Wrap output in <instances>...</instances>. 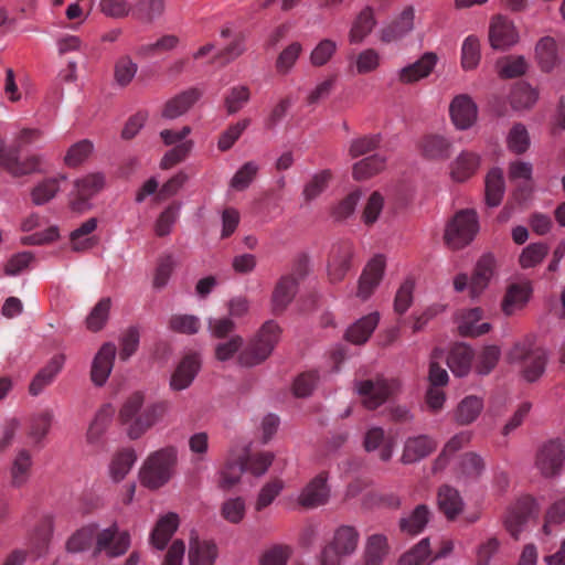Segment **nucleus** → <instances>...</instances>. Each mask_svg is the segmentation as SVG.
<instances>
[{
  "mask_svg": "<svg viewBox=\"0 0 565 565\" xmlns=\"http://www.w3.org/2000/svg\"><path fill=\"white\" fill-rule=\"evenodd\" d=\"M145 403V393L136 391L122 401L118 411V422L131 440L139 439L153 426L162 423L171 409L170 402L166 399L152 402L146 407Z\"/></svg>",
  "mask_w": 565,
  "mask_h": 565,
  "instance_id": "obj_1",
  "label": "nucleus"
},
{
  "mask_svg": "<svg viewBox=\"0 0 565 565\" xmlns=\"http://www.w3.org/2000/svg\"><path fill=\"white\" fill-rule=\"evenodd\" d=\"M177 463L178 450L173 446L150 452L139 470L140 483L150 490L162 488L172 479Z\"/></svg>",
  "mask_w": 565,
  "mask_h": 565,
  "instance_id": "obj_2",
  "label": "nucleus"
},
{
  "mask_svg": "<svg viewBox=\"0 0 565 565\" xmlns=\"http://www.w3.org/2000/svg\"><path fill=\"white\" fill-rule=\"evenodd\" d=\"M547 359L546 350L536 345L531 338L515 342L507 353V361L519 365L522 379L530 383L543 375Z\"/></svg>",
  "mask_w": 565,
  "mask_h": 565,
  "instance_id": "obj_3",
  "label": "nucleus"
},
{
  "mask_svg": "<svg viewBox=\"0 0 565 565\" xmlns=\"http://www.w3.org/2000/svg\"><path fill=\"white\" fill-rule=\"evenodd\" d=\"M280 333L281 329L276 322L271 320L266 321L255 337L238 353V363L247 367L263 363L279 342Z\"/></svg>",
  "mask_w": 565,
  "mask_h": 565,
  "instance_id": "obj_4",
  "label": "nucleus"
},
{
  "mask_svg": "<svg viewBox=\"0 0 565 565\" xmlns=\"http://www.w3.org/2000/svg\"><path fill=\"white\" fill-rule=\"evenodd\" d=\"M360 533L352 525L338 526L331 540L320 553L321 565H343L345 557L352 556L359 545Z\"/></svg>",
  "mask_w": 565,
  "mask_h": 565,
  "instance_id": "obj_5",
  "label": "nucleus"
},
{
  "mask_svg": "<svg viewBox=\"0 0 565 565\" xmlns=\"http://www.w3.org/2000/svg\"><path fill=\"white\" fill-rule=\"evenodd\" d=\"M479 228L477 212L472 209L460 210L446 225L445 243L451 249H461L475 239Z\"/></svg>",
  "mask_w": 565,
  "mask_h": 565,
  "instance_id": "obj_6",
  "label": "nucleus"
},
{
  "mask_svg": "<svg viewBox=\"0 0 565 565\" xmlns=\"http://www.w3.org/2000/svg\"><path fill=\"white\" fill-rule=\"evenodd\" d=\"M401 387L398 379L384 376L360 381L355 384V390L362 397V404L369 409H375L383 405L390 397L396 395Z\"/></svg>",
  "mask_w": 565,
  "mask_h": 565,
  "instance_id": "obj_7",
  "label": "nucleus"
},
{
  "mask_svg": "<svg viewBox=\"0 0 565 565\" xmlns=\"http://www.w3.org/2000/svg\"><path fill=\"white\" fill-rule=\"evenodd\" d=\"M105 186V175L102 172H90L76 178L70 193V209L83 214L90 209L89 200Z\"/></svg>",
  "mask_w": 565,
  "mask_h": 565,
  "instance_id": "obj_8",
  "label": "nucleus"
},
{
  "mask_svg": "<svg viewBox=\"0 0 565 565\" xmlns=\"http://www.w3.org/2000/svg\"><path fill=\"white\" fill-rule=\"evenodd\" d=\"M565 462V446L559 439L543 443L535 455L534 467L544 478L561 473Z\"/></svg>",
  "mask_w": 565,
  "mask_h": 565,
  "instance_id": "obj_9",
  "label": "nucleus"
},
{
  "mask_svg": "<svg viewBox=\"0 0 565 565\" xmlns=\"http://www.w3.org/2000/svg\"><path fill=\"white\" fill-rule=\"evenodd\" d=\"M130 543V534L127 531H119L116 525L97 530L93 555L105 553L108 557H118L128 551Z\"/></svg>",
  "mask_w": 565,
  "mask_h": 565,
  "instance_id": "obj_10",
  "label": "nucleus"
},
{
  "mask_svg": "<svg viewBox=\"0 0 565 565\" xmlns=\"http://www.w3.org/2000/svg\"><path fill=\"white\" fill-rule=\"evenodd\" d=\"M46 159L43 154L33 153L20 159L17 151H4L0 164L13 177H23L46 171Z\"/></svg>",
  "mask_w": 565,
  "mask_h": 565,
  "instance_id": "obj_11",
  "label": "nucleus"
},
{
  "mask_svg": "<svg viewBox=\"0 0 565 565\" xmlns=\"http://www.w3.org/2000/svg\"><path fill=\"white\" fill-rule=\"evenodd\" d=\"M331 495L328 484V475L320 472L313 477L299 492L297 503L306 509L312 510L326 505Z\"/></svg>",
  "mask_w": 565,
  "mask_h": 565,
  "instance_id": "obj_12",
  "label": "nucleus"
},
{
  "mask_svg": "<svg viewBox=\"0 0 565 565\" xmlns=\"http://www.w3.org/2000/svg\"><path fill=\"white\" fill-rule=\"evenodd\" d=\"M498 275V260L491 253H486L477 260L470 277L469 296L480 297Z\"/></svg>",
  "mask_w": 565,
  "mask_h": 565,
  "instance_id": "obj_13",
  "label": "nucleus"
},
{
  "mask_svg": "<svg viewBox=\"0 0 565 565\" xmlns=\"http://www.w3.org/2000/svg\"><path fill=\"white\" fill-rule=\"evenodd\" d=\"M353 255V245L349 242L332 246L327 267L328 279L331 284H338L344 279L352 267Z\"/></svg>",
  "mask_w": 565,
  "mask_h": 565,
  "instance_id": "obj_14",
  "label": "nucleus"
},
{
  "mask_svg": "<svg viewBox=\"0 0 565 565\" xmlns=\"http://www.w3.org/2000/svg\"><path fill=\"white\" fill-rule=\"evenodd\" d=\"M519 31L512 20L494 15L489 25V42L494 50H508L519 42Z\"/></svg>",
  "mask_w": 565,
  "mask_h": 565,
  "instance_id": "obj_15",
  "label": "nucleus"
},
{
  "mask_svg": "<svg viewBox=\"0 0 565 565\" xmlns=\"http://www.w3.org/2000/svg\"><path fill=\"white\" fill-rule=\"evenodd\" d=\"M449 113L454 125L460 130L473 126L478 118V107L467 94L457 95L451 100Z\"/></svg>",
  "mask_w": 565,
  "mask_h": 565,
  "instance_id": "obj_16",
  "label": "nucleus"
},
{
  "mask_svg": "<svg viewBox=\"0 0 565 565\" xmlns=\"http://www.w3.org/2000/svg\"><path fill=\"white\" fill-rule=\"evenodd\" d=\"M116 347L114 343H104L95 354L90 366V380L96 386H103L113 370L116 356Z\"/></svg>",
  "mask_w": 565,
  "mask_h": 565,
  "instance_id": "obj_17",
  "label": "nucleus"
},
{
  "mask_svg": "<svg viewBox=\"0 0 565 565\" xmlns=\"http://www.w3.org/2000/svg\"><path fill=\"white\" fill-rule=\"evenodd\" d=\"M385 269V259L382 256L372 258L359 279L356 297L366 300L380 285Z\"/></svg>",
  "mask_w": 565,
  "mask_h": 565,
  "instance_id": "obj_18",
  "label": "nucleus"
},
{
  "mask_svg": "<svg viewBox=\"0 0 565 565\" xmlns=\"http://www.w3.org/2000/svg\"><path fill=\"white\" fill-rule=\"evenodd\" d=\"M436 448L437 441L427 435L408 437L403 446L401 462L404 465L416 463L428 457Z\"/></svg>",
  "mask_w": 565,
  "mask_h": 565,
  "instance_id": "obj_19",
  "label": "nucleus"
},
{
  "mask_svg": "<svg viewBox=\"0 0 565 565\" xmlns=\"http://www.w3.org/2000/svg\"><path fill=\"white\" fill-rule=\"evenodd\" d=\"M298 290V280L294 275L281 276L271 292L270 306L275 315H281L294 300Z\"/></svg>",
  "mask_w": 565,
  "mask_h": 565,
  "instance_id": "obj_20",
  "label": "nucleus"
},
{
  "mask_svg": "<svg viewBox=\"0 0 565 565\" xmlns=\"http://www.w3.org/2000/svg\"><path fill=\"white\" fill-rule=\"evenodd\" d=\"M532 286L529 281L514 282L508 286L501 301V309L505 316H513L521 311L529 302L532 295Z\"/></svg>",
  "mask_w": 565,
  "mask_h": 565,
  "instance_id": "obj_21",
  "label": "nucleus"
},
{
  "mask_svg": "<svg viewBox=\"0 0 565 565\" xmlns=\"http://www.w3.org/2000/svg\"><path fill=\"white\" fill-rule=\"evenodd\" d=\"M390 553L391 545L386 534H370L365 537L362 565H383Z\"/></svg>",
  "mask_w": 565,
  "mask_h": 565,
  "instance_id": "obj_22",
  "label": "nucleus"
},
{
  "mask_svg": "<svg viewBox=\"0 0 565 565\" xmlns=\"http://www.w3.org/2000/svg\"><path fill=\"white\" fill-rule=\"evenodd\" d=\"M438 57L433 52H426L416 62L401 68L397 78L403 84H413L428 77L437 64Z\"/></svg>",
  "mask_w": 565,
  "mask_h": 565,
  "instance_id": "obj_23",
  "label": "nucleus"
},
{
  "mask_svg": "<svg viewBox=\"0 0 565 565\" xmlns=\"http://www.w3.org/2000/svg\"><path fill=\"white\" fill-rule=\"evenodd\" d=\"M200 370V360L195 354L185 355L171 375L170 387L173 391L188 388Z\"/></svg>",
  "mask_w": 565,
  "mask_h": 565,
  "instance_id": "obj_24",
  "label": "nucleus"
},
{
  "mask_svg": "<svg viewBox=\"0 0 565 565\" xmlns=\"http://www.w3.org/2000/svg\"><path fill=\"white\" fill-rule=\"evenodd\" d=\"M364 447L369 452L377 450L379 458L386 462L393 457L395 440L392 436H387L381 427H372L365 434Z\"/></svg>",
  "mask_w": 565,
  "mask_h": 565,
  "instance_id": "obj_25",
  "label": "nucleus"
},
{
  "mask_svg": "<svg viewBox=\"0 0 565 565\" xmlns=\"http://www.w3.org/2000/svg\"><path fill=\"white\" fill-rule=\"evenodd\" d=\"M97 225L98 220L96 217H89L77 228L72 231L70 234L72 250L83 253L94 248L98 244V238L93 235Z\"/></svg>",
  "mask_w": 565,
  "mask_h": 565,
  "instance_id": "obj_26",
  "label": "nucleus"
},
{
  "mask_svg": "<svg viewBox=\"0 0 565 565\" xmlns=\"http://www.w3.org/2000/svg\"><path fill=\"white\" fill-rule=\"evenodd\" d=\"M481 158L472 151H461L450 163V178L455 182H465L479 169Z\"/></svg>",
  "mask_w": 565,
  "mask_h": 565,
  "instance_id": "obj_27",
  "label": "nucleus"
},
{
  "mask_svg": "<svg viewBox=\"0 0 565 565\" xmlns=\"http://www.w3.org/2000/svg\"><path fill=\"white\" fill-rule=\"evenodd\" d=\"M217 547L212 541H202L192 532L189 546L190 565H214Z\"/></svg>",
  "mask_w": 565,
  "mask_h": 565,
  "instance_id": "obj_28",
  "label": "nucleus"
},
{
  "mask_svg": "<svg viewBox=\"0 0 565 565\" xmlns=\"http://www.w3.org/2000/svg\"><path fill=\"white\" fill-rule=\"evenodd\" d=\"M64 363L65 356L63 354L54 355L33 377L29 386V393L33 396L41 394L54 381L55 376L63 369Z\"/></svg>",
  "mask_w": 565,
  "mask_h": 565,
  "instance_id": "obj_29",
  "label": "nucleus"
},
{
  "mask_svg": "<svg viewBox=\"0 0 565 565\" xmlns=\"http://www.w3.org/2000/svg\"><path fill=\"white\" fill-rule=\"evenodd\" d=\"M437 504L447 520H455L462 511L465 502L459 491L450 486H441L437 492Z\"/></svg>",
  "mask_w": 565,
  "mask_h": 565,
  "instance_id": "obj_30",
  "label": "nucleus"
},
{
  "mask_svg": "<svg viewBox=\"0 0 565 565\" xmlns=\"http://www.w3.org/2000/svg\"><path fill=\"white\" fill-rule=\"evenodd\" d=\"M431 515V510L427 504H418L408 514L401 518L399 530L409 535H417L425 530Z\"/></svg>",
  "mask_w": 565,
  "mask_h": 565,
  "instance_id": "obj_31",
  "label": "nucleus"
},
{
  "mask_svg": "<svg viewBox=\"0 0 565 565\" xmlns=\"http://www.w3.org/2000/svg\"><path fill=\"white\" fill-rule=\"evenodd\" d=\"M115 415V408L110 403L104 404L95 414L86 433V440L90 445L100 444L104 434L109 427Z\"/></svg>",
  "mask_w": 565,
  "mask_h": 565,
  "instance_id": "obj_32",
  "label": "nucleus"
},
{
  "mask_svg": "<svg viewBox=\"0 0 565 565\" xmlns=\"http://www.w3.org/2000/svg\"><path fill=\"white\" fill-rule=\"evenodd\" d=\"M179 523L180 520L177 513L169 512L161 516L151 532V544L158 550H163L177 531Z\"/></svg>",
  "mask_w": 565,
  "mask_h": 565,
  "instance_id": "obj_33",
  "label": "nucleus"
},
{
  "mask_svg": "<svg viewBox=\"0 0 565 565\" xmlns=\"http://www.w3.org/2000/svg\"><path fill=\"white\" fill-rule=\"evenodd\" d=\"M482 310L480 308L469 309L461 313L458 330L463 337H480L490 331L489 322H480Z\"/></svg>",
  "mask_w": 565,
  "mask_h": 565,
  "instance_id": "obj_34",
  "label": "nucleus"
},
{
  "mask_svg": "<svg viewBox=\"0 0 565 565\" xmlns=\"http://www.w3.org/2000/svg\"><path fill=\"white\" fill-rule=\"evenodd\" d=\"M137 461V455L134 449L126 448L117 451L108 465V475L114 482H119L126 478Z\"/></svg>",
  "mask_w": 565,
  "mask_h": 565,
  "instance_id": "obj_35",
  "label": "nucleus"
},
{
  "mask_svg": "<svg viewBox=\"0 0 565 565\" xmlns=\"http://www.w3.org/2000/svg\"><path fill=\"white\" fill-rule=\"evenodd\" d=\"M54 414L50 409L41 411L31 416L26 431L31 445L39 446L42 444L51 429Z\"/></svg>",
  "mask_w": 565,
  "mask_h": 565,
  "instance_id": "obj_36",
  "label": "nucleus"
},
{
  "mask_svg": "<svg viewBox=\"0 0 565 565\" xmlns=\"http://www.w3.org/2000/svg\"><path fill=\"white\" fill-rule=\"evenodd\" d=\"M505 191L503 172L499 168L490 170L484 181V201L489 207L501 204Z\"/></svg>",
  "mask_w": 565,
  "mask_h": 565,
  "instance_id": "obj_37",
  "label": "nucleus"
},
{
  "mask_svg": "<svg viewBox=\"0 0 565 565\" xmlns=\"http://www.w3.org/2000/svg\"><path fill=\"white\" fill-rule=\"evenodd\" d=\"M483 409L482 398L476 395L465 397L454 411V420L460 426L473 423Z\"/></svg>",
  "mask_w": 565,
  "mask_h": 565,
  "instance_id": "obj_38",
  "label": "nucleus"
},
{
  "mask_svg": "<svg viewBox=\"0 0 565 565\" xmlns=\"http://www.w3.org/2000/svg\"><path fill=\"white\" fill-rule=\"evenodd\" d=\"M379 321L380 316L377 312L361 318L347 330L345 337L348 341L354 344L365 343L377 327Z\"/></svg>",
  "mask_w": 565,
  "mask_h": 565,
  "instance_id": "obj_39",
  "label": "nucleus"
},
{
  "mask_svg": "<svg viewBox=\"0 0 565 565\" xmlns=\"http://www.w3.org/2000/svg\"><path fill=\"white\" fill-rule=\"evenodd\" d=\"M201 93L198 89H189L167 102L162 110V117L175 119L185 114L190 107L200 98Z\"/></svg>",
  "mask_w": 565,
  "mask_h": 565,
  "instance_id": "obj_40",
  "label": "nucleus"
},
{
  "mask_svg": "<svg viewBox=\"0 0 565 565\" xmlns=\"http://www.w3.org/2000/svg\"><path fill=\"white\" fill-rule=\"evenodd\" d=\"M375 25L374 14L370 8L363 9L354 19L349 31L351 44L362 43L373 31Z\"/></svg>",
  "mask_w": 565,
  "mask_h": 565,
  "instance_id": "obj_41",
  "label": "nucleus"
},
{
  "mask_svg": "<svg viewBox=\"0 0 565 565\" xmlns=\"http://www.w3.org/2000/svg\"><path fill=\"white\" fill-rule=\"evenodd\" d=\"M382 64V56L379 51L372 47L364 49L356 53L350 62L354 73L365 75L376 72Z\"/></svg>",
  "mask_w": 565,
  "mask_h": 565,
  "instance_id": "obj_42",
  "label": "nucleus"
},
{
  "mask_svg": "<svg viewBox=\"0 0 565 565\" xmlns=\"http://www.w3.org/2000/svg\"><path fill=\"white\" fill-rule=\"evenodd\" d=\"M473 359L472 350L465 344L455 345L447 359V364L456 376H465L469 373Z\"/></svg>",
  "mask_w": 565,
  "mask_h": 565,
  "instance_id": "obj_43",
  "label": "nucleus"
},
{
  "mask_svg": "<svg viewBox=\"0 0 565 565\" xmlns=\"http://www.w3.org/2000/svg\"><path fill=\"white\" fill-rule=\"evenodd\" d=\"M472 434L468 430L460 431L452 436L444 446L441 452L436 458L434 462L433 470L434 471H440L443 470L448 461L449 458L456 454L458 450L467 446L471 440Z\"/></svg>",
  "mask_w": 565,
  "mask_h": 565,
  "instance_id": "obj_44",
  "label": "nucleus"
},
{
  "mask_svg": "<svg viewBox=\"0 0 565 565\" xmlns=\"http://www.w3.org/2000/svg\"><path fill=\"white\" fill-rule=\"evenodd\" d=\"M66 180L65 174L47 178L39 182L31 191V200L35 205H43L56 196L60 181Z\"/></svg>",
  "mask_w": 565,
  "mask_h": 565,
  "instance_id": "obj_45",
  "label": "nucleus"
},
{
  "mask_svg": "<svg viewBox=\"0 0 565 565\" xmlns=\"http://www.w3.org/2000/svg\"><path fill=\"white\" fill-rule=\"evenodd\" d=\"M535 53L541 68L545 72L552 71L558 63L556 41L551 36L537 42Z\"/></svg>",
  "mask_w": 565,
  "mask_h": 565,
  "instance_id": "obj_46",
  "label": "nucleus"
},
{
  "mask_svg": "<svg viewBox=\"0 0 565 565\" xmlns=\"http://www.w3.org/2000/svg\"><path fill=\"white\" fill-rule=\"evenodd\" d=\"M422 151L429 159H446L450 154L451 142L443 136L429 135L422 140Z\"/></svg>",
  "mask_w": 565,
  "mask_h": 565,
  "instance_id": "obj_47",
  "label": "nucleus"
},
{
  "mask_svg": "<svg viewBox=\"0 0 565 565\" xmlns=\"http://www.w3.org/2000/svg\"><path fill=\"white\" fill-rule=\"evenodd\" d=\"M220 514L226 522L239 524L246 515L245 499L242 497L227 498L220 505Z\"/></svg>",
  "mask_w": 565,
  "mask_h": 565,
  "instance_id": "obj_48",
  "label": "nucleus"
},
{
  "mask_svg": "<svg viewBox=\"0 0 565 565\" xmlns=\"http://www.w3.org/2000/svg\"><path fill=\"white\" fill-rule=\"evenodd\" d=\"M385 158L380 154L370 156L353 166V178L358 181L366 180L385 168Z\"/></svg>",
  "mask_w": 565,
  "mask_h": 565,
  "instance_id": "obj_49",
  "label": "nucleus"
},
{
  "mask_svg": "<svg viewBox=\"0 0 565 565\" xmlns=\"http://www.w3.org/2000/svg\"><path fill=\"white\" fill-rule=\"evenodd\" d=\"M97 526L87 525L81 527L66 542V550L70 553H81L90 547L92 543L96 542Z\"/></svg>",
  "mask_w": 565,
  "mask_h": 565,
  "instance_id": "obj_50",
  "label": "nucleus"
},
{
  "mask_svg": "<svg viewBox=\"0 0 565 565\" xmlns=\"http://www.w3.org/2000/svg\"><path fill=\"white\" fill-rule=\"evenodd\" d=\"M247 471L244 462H227L220 471H218V480L217 486L220 489L224 491H230L234 487H236L241 478Z\"/></svg>",
  "mask_w": 565,
  "mask_h": 565,
  "instance_id": "obj_51",
  "label": "nucleus"
},
{
  "mask_svg": "<svg viewBox=\"0 0 565 565\" xmlns=\"http://www.w3.org/2000/svg\"><path fill=\"white\" fill-rule=\"evenodd\" d=\"M429 556L430 542L428 537H425L399 557L398 565H428Z\"/></svg>",
  "mask_w": 565,
  "mask_h": 565,
  "instance_id": "obj_52",
  "label": "nucleus"
},
{
  "mask_svg": "<svg viewBox=\"0 0 565 565\" xmlns=\"http://www.w3.org/2000/svg\"><path fill=\"white\" fill-rule=\"evenodd\" d=\"M94 150V145L88 139H83L74 145H72L65 156L64 163L70 168H76L84 163Z\"/></svg>",
  "mask_w": 565,
  "mask_h": 565,
  "instance_id": "obj_53",
  "label": "nucleus"
},
{
  "mask_svg": "<svg viewBox=\"0 0 565 565\" xmlns=\"http://www.w3.org/2000/svg\"><path fill=\"white\" fill-rule=\"evenodd\" d=\"M111 307L110 298L100 299L86 318V327L89 331L97 332L106 324Z\"/></svg>",
  "mask_w": 565,
  "mask_h": 565,
  "instance_id": "obj_54",
  "label": "nucleus"
},
{
  "mask_svg": "<svg viewBox=\"0 0 565 565\" xmlns=\"http://www.w3.org/2000/svg\"><path fill=\"white\" fill-rule=\"evenodd\" d=\"M498 73L503 78H513L523 75L527 70V62L521 55H510L497 63Z\"/></svg>",
  "mask_w": 565,
  "mask_h": 565,
  "instance_id": "obj_55",
  "label": "nucleus"
},
{
  "mask_svg": "<svg viewBox=\"0 0 565 565\" xmlns=\"http://www.w3.org/2000/svg\"><path fill=\"white\" fill-rule=\"evenodd\" d=\"M285 488V482L275 478L266 482L259 490L256 501H255V510L262 511L268 505H270L275 499L280 494L282 489Z\"/></svg>",
  "mask_w": 565,
  "mask_h": 565,
  "instance_id": "obj_56",
  "label": "nucleus"
},
{
  "mask_svg": "<svg viewBox=\"0 0 565 565\" xmlns=\"http://www.w3.org/2000/svg\"><path fill=\"white\" fill-rule=\"evenodd\" d=\"M168 327L171 331L182 334H195L201 328V320L194 315H172Z\"/></svg>",
  "mask_w": 565,
  "mask_h": 565,
  "instance_id": "obj_57",
  "label": "nucleus"
},
{
  "mask_svg": "<svg viewBox=\"0 0 565 565\" xmlns=\"http://www.w3.org/2000/svg\"><path fill=\"white\" fill-rule=\"evenodd\" d=\"M480 41L475 35L465 39L461 46V66L466 71L475 70L480 62Z\"/></svg>",
  "mask_w": 565,
  "mask_h": 565,
  "instance_id": "obj_58",
  "label": "nucleus"
},
{
  "mask_svg": "<svg viewBox=\"0 0 565 565\" xmlns=\"http://www.w3.org/2000/svg\"><path fill=\"white\" fill-rule=\"evenodd\" d=\"M138 65L130 56L124 55L117 60L114 67V78L118 86L126 87L135 78Z\"/></svg>",
  "mask_w": 565,
  "mask_h": 565,
  "instance_id": "obj_59",
  "label": "nucleus"
},
{
  "mask_svg": "<svg viewBox=\"0 0 565 565\" xmlns=\"http://www.w3.org/2000/svg\"><path fill=\"white\" fill-rule=\"evenodd\" d=\"M32 459L29 451L22 449L18 452L11 469L12 483L17 487L24 484L29 478Z\"/></svg>",
  "mask_w": 565,
  "mask_h": 565,
  "instance_id": "obj_60",
  "label": "nucleus"
},
{
  "mask_svg": "<svg viewBox=\"0 0 565 565\" xmlns=\"http://www.w3.org/2000/svg\"><path fill=\"white\" fill-rule=\"evenodd\" d=\"M338 50V43L331 39L321 40L310 53V63L320 67L331 61Z\"/></svg>",
  "mask_w": 565,
  "mask_h": 565,
  "instance_id": "obj_61",
  "label": "nucleus"
},
{
  "mask_svg": "<svg viewBox=\"0 0 565 565\" xmlns=\"http://www.w3.org/2000/svg\"><path fill=\"white\" fill-rule=\"evenodd\" d=\"M484 469L483 460L480 456L473 452H468L462 456L459 462V475L461 479H476Z\"/></svg>",
  "mask_w": 565,
  "mask_h": 565,
  "instance_id": "obj_62",
  "label": "nucleus"
},
{
  "mask_svg": "<svg viewBox=\"0 0 565 565\" xmlns=\"http://www.w3.org/2000/svg\"><path fill=\"white\" fill-rule=\"evenodd\" d=\"M548 246L544 243H533L527 245L519 257L522 268H532L539 265L547 255Z\"/></svg>",
  "mask_w": 565,
  "mask_h": 565,
  "instance_id": "obj_63",
  "label": "nucleus"
},
{
  "mask_svg": "<svg viewBox=\"0 0 565 565\" xmlns=\"http://www.w3.org/2000/svg\"><path fill=\"white\" fill-rule=\"evenodd\" d=\"M537 100V93L527 84H519L511 92V105L515 109L530 108Z\"/></svg>",
  "mask_w": 565,
  "mask_h": 565,
  "instance_id": "obj_64",
  "label": "nucleus"
}]
</instances>
